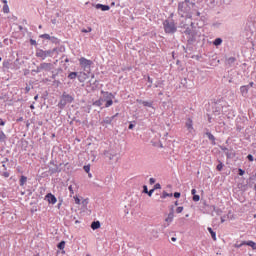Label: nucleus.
I'll return each mask as SVG.
<instances>
[{
    "instance_id": "1",
    "label": "nucleus",
    "mask_w": 256,
    "mask_h": 256,
    "mask_svg": "<svg viewBox=\"0 0 256 256\" xmlns=\"http://www.w3.org/2000/svg\"><path fill=\"white\" fill-rule=\"evenodd\" d=\"M163 29L166 34H175L177 32L176 23L168 19L163 21Z\"/></svg>"
},
{
    "instance_id": "2",
    "label": "nucleus",
    "mask_w": 256,
    "mask_h": 256,
    "mask_svg": "<svg viewBox=\"0 0 256 256\" xmlns=\"http://www.w3.org/2000/svg\"><path fill=\"white\" fill-rule=\"evenodd\" d=\"M74 101V98L70 95L63 94L58 104L59 108L63 109L67 104H71Z\"/></svg>"
},
{
    "instance_id": "3",
    "label": "nucleus",
    "mask_w": 256,
    "mask_h": 256,
    "mask_svg": "<svg viewBox=\"0 0 256 256\" xmlns=\"http://www.w3.org/2000/svg\"><path fill=\"white\" fill-rule=\"evenodd\" d=\"M102 94L105 95V101H106L105 107L109 108L110 106L113 105L112 99L114 98V95L112 93H108V92H104V91H102Z\"/></svg>"
},
{
    "instance_id": "4",
    "label": "nucleus",
    "mask_w": 256,
    "mask_h": 256,
    "mask_svg": "<svg viewBox=\"0 0 256 256\" xmlns=\"http://www.w3.org/2000/svg\"><path fill=\"white\" fill-rule=\"evenodd\" d=\"M50 55H51V50L45 51V50L40 49V50H38V51L36 52V56H37L38 58L43 59V60H44L45 58L49 57Z\"/></svg>"
},
{
    "instance_id": "5",
    "label": "nucleus",
    "mask_w": 256,
    "mask_h": 256,
    "mask_svg": "<svg viewBox=\"0 0 256 256\" xmlns=\"http://www.w3.org/2000/svg\"><path fill=\"white\" fill-rule=\"evenodd\" d=\"M174 220V210L171 208V211L168 213L167 217L165 218L166 227H169L170 224Z\"/></svg>"
},
{
    "instance_id": "6",
    "label": "nucleus",
    "mask_w": 256,
    "mask_h": 256,
    "mask_svg": "<svg viewBox=\"0 0 256 256\" xmlns=\"http://www.w3.org/2000/svg\"><path fill=\"white\" fill-rule=\"evenodd\" d=\"M80 62V66L84 69H86L87 67H91V65L93 64L92 60H87V58H81L79 60Z\"/></svg>"
},
{
    "instance_id": "7",
    "label": "nucleus",
    "mask_w": 256,
    "mask_h": 256,
    "mask_svg": "<svg viewBox=\"0 0 256 256\" xmlns=\"http://www.w3.org/2000/svg\"><path fill=\"white\" fill-rule=\"evenodd\" d=\"M45 199H46V200L48 201V203H50L51 205H55V203H57L56 197H55L53 194H51V193L47 194V195L45 196Z\"/></svg>"
},
{
    "instance_id": "8",
    "label": "nucleus",
    "mask_w": 256,
    "mask_h": 256,
    "mask_svg": "<svg viewBox=\"0 0 256 256\" xmlns=\"http://www.w3.org/2000/svg\"><path fill=\"white\" fill-rule=\"evenodd\" d=\"M40 69L43 71H50L52 69V64L43 62L42 64H40Z\"/></svg>"
},
{
    "instance_id": "9",
    "label": "nucleus",
    "mask_w": 256,
    "mask_h": 256,
    "mask_svg": "<svg viewBox=\"0 0 256 256\" xmlns=\"http://www.w3.org/2000/svg\"><path fill=\"white\" fill-rule=\"evenodd\" d=\"M243 244H245V246L252 248V250H256V242H254L252 240L243 241Z\"/></svg>"
},
{
    "instance_id": "10",
    "label": "nucleus",
    "mask_w": 256,
    "mask_h": 256,
    "mask_svg": "<svg viewBox=\"0 0 256 256\" xmlns=\"http://www.w3.org/2000/svg\"><path fill=\"white\" fill-rule=\"evenodd\" d=\"M104 155H105L107 158H109V160H113V159L117 156L116 153H114V152H112V151H108V150H106V151L104 152Z\"/></svg>"
},
{
    "instance_id": "11",
    "label": "nucleus",
    "mask_w": 256,
    "mask_h": 256,
    "mask_svg": "<svg viewBox=\"0 0 256 256\" xmlns=\"http://www.w3.org/2000/svg\"><path fill=\"white\" fill-rule=\"evenodd\" d=\"M96 9H101L103 12H106L110 10V6L99 3L96 5Z\"/></svg>"
},
{
    "instance_id": "12",
    "label": "nucleus",
    "mask_w": 256,
    "mask_h": 256,
    "mask_svg": "<svg viewBox=\"0 0 256 256\" xmlns=\"http://www.w3.org/2000/svg\"><path fill=\"white\" fill-rule=\"evenodd\" d=\"M186 128L189 130V132L193 131L194 130V127H193V121L192 119H188L186 124H185Z\"/></svg>"
},
{
    "instance_id": "13",
    "label": "nucleus",
    "mask_w": 256,
    "mask_h": 256,
    "mask_svg": "<svg viewBox=\"0 0 256 256\" xmlns=\"http://www.w3.org/2000/svg\"><path fill=\"white\" fill-rule=\"evenodd\" d=\"M207 231L210 233L211 238L213 239V241H217L216 232H214V230L211 227H208Z\"/></svg>"
},
{
    "instance_id": "14",
    "label": "nucleus",
    "mask_w": 256,
    "mask_h": 256,
    "mask_svg": "<svg viewBox=\"0 0 256 256\" xmlns=\"http://www.w3.org/2000/svg\"><path fill=\"white\" fill-rule=\"evenodd\" d=\"M100 227H101V224H100L99 221H94V222L91 224V228H92V230H94V231L100 229Z\"/></svg>"
},
{
    "instance_id": "15",
    "label": "nucleus",
    "mask_w": 256,
    "mask_h": 256,
    "mask_svg": "<svg viewBox=\"0 0 256 256\" xmlns=\"http://www.w3.org/2000/svg\"><path fill=\"white\" fill-rule=\"evenodd\" d=\"M240 92H241L242 95L248 94L249 93V87L248 86H242L240 88Z\"/></svg>"
},
{
    "instance_id": "16",
    "label": "nucleus",
    "mask_w": 256,
    "mask_h": 256,
    "mask_svg": "<svg viewBox=\"0 0 256 256\" xmlns=\"http://www.w3.org/2000/svg\"><path fill=\"white\" fill-rule=\"evenodd\" d=\"M166 197H173V194H169L166 191H163L162 194L160 195V199H166Z\"/></svg>"
},
{
    "instance_id": "17",
    "label": "nucleus",
    "mask_w": 256,
    "mask_h": 256,
    "mask_svg": "<svg viewBox=\"0 0 256 256\" xmlns=\"http://www.w3.org/2000/svg\"><path fill=\"white\" fill-rule=\"evenodd\" d=\"M222 43H223L222 38H216V39L214 40V42H213V44H214L215 46H219V45H221Z\"/></svg>"
},
{
    "instance_id": "18",
    "label": "nucleus",
    "mask_w": 256,
    "mask_h": 256,
    "mask_svg": "<svg viewBox=\"0 0 256 256\" xmlns=\"http://www.w3.org/2000/svg\"><path fill=\"white\" fill-rule=\"evenodd\" d=\"M77 75H78L77 72H70L68 75V78L73 80V79H76Z\"/></svg>"
},
{
    "instance_id": "19",
    "label": "nucleus",
    "mask_w": 256,
    "mask_h": 256,
    "mask_svg": "<svg viewBox=\"0 0 256 256\" xmlns=\"http://www.w3.org/2000/svg\"><path fill=\"white\" fill-rule=\"evenodd\" d=\"M140 103H142V105H144V107H152L153 103L151 102H147V101H138Z\"/></svg>"
},
{
    "instance_id": "20",
    "label": "nucleus",
    "mask_w": 256,
    "mask_h": 256,
    "mask_svg": "<svg viewBox=\"0 0 256 256\" xmlns=\"http://www.w3.org/2000/svg\"><path fill=\"white\" fill-rule=\"evenodd\" d=\"M243 246H246V244H244V241H242L240 244L239 243L234 244V248L236 249H241Z\"/></svg>"
},
{
    "instance_id": "21",
    "label": "nucleus",
    "mask_w": 256,
    "mask_h": 256,
    "mask_svg": "<svg viewBox=\"0 0 256 256\" xmlns=\"http://www.w3.org/2000/svg\"><path fill=\"white\" fill-rule=\"evenodd\" d=\"M7 139V135L3 133V131H0V141H5Z\"/></svg>"
},
{
    "instance_id": "22",
    "label": "nucleus",
    "mask_w": 256,
    "mask_h": 256,
    "mask_svg": "<svg viewBox=\"0 0 256 256\" xmlns=\"http://www.w3.org/2000/svg\"><path fill=\"white\" fill-rule=\"evenodd\" d=\"M26 181H27V177L21 176V178H20V186H23L26 183Z\"/></svg>"
},
{
    "instance_id": "23",
    "label": "nucleus",
    "mask_w": 256,
    "mask_h": 256,
    "mask_svg": "<svg viewBox=\"0 0 256 256\" xmlns=\"http://www.w3.org/2000/svg\"><path fill=\"white\" fill-rule=\"evenodd\" d=\"M3 13L4 14H9V5L8 4L3 6Z\"/></svg>"
},
{
    "instance_id": "24",
    "label": "nucleus",
    "mask_w": 256,
    "mask_h": 256,
    "mask_svg": "<svg viewBox=\"0 0 256 256\" xmlns=\"http://www.w3.org/2000/svg\"><path fill=\"white\" fill-rule=\"evenodd\" d=\"M40 38H42V39H46V40H50V39H51L50 35H49V34H47V33H45V34H41V35H40Z\"/></svg>"
},
{
    "instance_id": "25",
    "label": "nucleus",
    "mask_w": 256,
    "mask_h": 256,
    "mask_svg": "<svg viewBox=\"0 0 256 256\" xmlns=\"http://www.w3.org/2000/svg\"><path fill=\"white\" fill-rule=\"evenodd\" d=\"M58 249H60V250H64V248H65V241H61L59 244H58Z\"/></svg>"
},
{
    "instance_id": "26",
    "label": "nucleus",
    "mask_w": 256,
    "mask_h": 256,
    "mask_svg": "<svg viewBox=\"0 0 256 256\" xmlns=\"http://www.w3.org/2000/svg\"><path fill=\"white\" fill-rule=\"evenodd\" d=\"M184 211V207L183 206H179L176 208V213H183Z\"/></svg>"
},
{
    "instance_id": "27",
    "label": "nucleus",
    "mask_w": 256,
    "mask_h": 256,
    "mask_svg": "<svg viewBox=\"0 0 256 256\" xmlns=\"http://www.w3.org/2000/svg\"><path fill=\"white\" fill-rule=\"evenodd\" d=\"M223 167H224L223 163L220 162V163L217 165L216 169H217L218 171H222Z\"/></svg>"
},
{
    "instance_id": "28",
    "label": "nucleus",
    "mask_w": 256,
    "mask_h": 256,
    "mask_svg": "<svg viewBox=\"0 0 256 256\" xmlns=\"http://www.w3.org/2000/svg\"><path fill=\"white\" fill-rule=\"evenodd\" d=\"M173 197H174L175 199H179V198L181 197V193H180V192H175V193L173 194Z\"/></svg>"
},
{
    "instance_id": "29",
    "label": "nucleus",
    "mask_w": 256,
    "mask_h": 256,
    "mask_svg": "<svg viewBox=\"0 0 256 256\" xmlns=\"http://www.w3.org/2000/svg\"><path fill=\"white\" fill-rule=\"evenodd\" d=\"M74 199H75L76 205H80V203H81L80 198L78 196H74Z\"/></svg>"
},
{
    "instance_id": "30",
    "label": "nucleus",
    "mask_w": 256,
    "mask_h": 256,
    "mask_svg": "<svg viewBox=\"0 0 256 256\" xmlns=\"http://www.w3.org/2000/svg\"><path fill=\"white\" fill-rule=\"evenodd\" d=\"M192 199L193 201L198 202L200 201V196L195 194Z\"/></svg>"
},
{
    "instance_id": "31",
    "label": "nucleus",
    "mask_w": 256,
    "mask_h": 256,
    "mask_svg": "<svg viewBox=\"0 0 256 256\" xmlns=\"http://www.w3.org/2000/svg\"><path fill=\"white\" fill-rule=\"evenodd\" d=\"M82 32L83 33H90V32H92V28L88 27V29H82Z\"/></svg>"
},
{
    "instance_id": "32",
    "label": "nucleus",
    "mask_w": 256,
    "mask_h": 256,
    "mask_svg": "<svg viewBox=\"0 0 256 256\" xmlns=\"http://www.w3.org/2000/svg\"><path fill=\"white\" fill-rule=\"evenodd\" d=\"M93 105L100 107L102 105V101L98 100V101L94 102Z\"/></svg>"
},
{
    "instance_id": "33",
    "label": "nucleus",
    "mask_w": 256,
    "mask_h": 256,
    "mask_svg": "<svg viewBox=\"0 0 256 256\" xmlns=\"http://www.w3.org/2000/svg\"><path fill=\"white\" fill-rule=\"evenodd\" d=\"M68 189L70 191V197H72V195H74V190H73L72 185H70Z\"/></svg>"
},
{
    "instance_id": "34",
    "label": "nucleus",
    "mask_w": 256,
    "mask_h": 256,
    "mask_svg": "<svg viewBox=\"0 0 256 256\" xmlns=\"http://www.w3.org/2000/svg\"><path fill=\"white\" fill-rule=\"evenodd\" d=\"M154 191L155 189H151L150 191H148V193H146V195H148V197H152Z\"/></svg>"
},
{
    "instance_id": "35",
    "label": "nucleus",
    "mask_w": 256,
    "mask_h": 256,
    "mask_svg": "<svg viewBox=\"0 0 256 256\" xmlns=\"http://www.w3.org/2000/svg\"><path fill=\"white\" fill-rule=\"evenodd\" d=\"M209 140L215 141V136L212 135L211 133L208 134Z\"/></svg>"
},
{
    "instance_id": "36",
    "label": "nucleus",
    "mask_w": 256,
    "mask_h": 256,
    "mask_svg": "<svg viewBox=\"0 0 256 256\" xmlns=\"http://www.w3.org/2000/svg\"><path fill=\"white\" fill-rule=\"evenodd\" d=\"M247 158H248V160H249L250 162L254 161V156L251 155V154H249V155L247 156Z\"/></svg>"
},
{
    "instance_id": "37",
    "label": "nucleus",
    "mask_w": 256,
    "mask_h": 256,
    "mask_svg": "<svg viewBox=\"0 0 256 256\" xmlns=\"http://www.w3.org/2000/svg\"><path fill=\"white\" fill-rule=\"evenodd\" d=\"M154 191H155V189H161V185L159 184V183H156L155 185H154Z\"/></svg>"
},
{
    "instance_id": "38",
    "label": "nucleus",
    "mask_w": 256,
    "mask_h": 256,
    "mask_svg": "<svg viewBox=\"0 0 256 256\" xmlns=\"http://www.w3.org/2000/svg\"><path fill=\"white\" fill-rule=\"evenodd\" d=\"M84 170H85L87 173H89V171H90V165L84 166Z\"/></svg>"
},
{
    "instance_id": "39",
    "label": "nucleus",
    "mask_w": 256,
    "mask_h": 256,
    "mask_svg": "<svg viewBox=\"0 0 256 256\" xmlns=\"http://www.w3.org/2000/svg\"><path fill=\"white\" fill-rule=\"evenodd\" d=\"M238 171L240 176H243L245 174V171L243 169H239Z\"/></svg>"
},
{
    "instance_id": "40",
    "label": "nucleus",
    "mask_w": 256,
    "mask_h": 256,
    "mask_svg": "<svg viewBox=\"0 0 256 256\" xmlns=\"http://www.w3.org/2000/svg\"><path fill=\"white\" fill-rule=\"evenodd\" d=\"M30 44L33 45V46H35V45H36V40L30 39Z\"/></svg>"
},
{
    "instance_id": "41",
    "label": "nucleus",
    "mask_w": 256,
    "mask_h": 256,
    "mask_svg": "<svg viewBox=\"0 0 256 256\" xmlns=\"http://www.w3.org/2000/svg\"><path fill=\"white\" fill-rule=\"evenodd\" d=\"M183 5H184V2L179 3V4H178V9L181 10V8L183 7Z\"/></svg>"
},
{
    "instance_id": "42",
    "label": "nucleus",
    "mask_w": 256,
    "mask_h": 256,
    "mask_svg": "<svg viewBox=\"0 0 256 256\" xmlns=\"http://www.w3.org/2000/svg\"><path fill=\"white\" fill-rule=\"evenodd\" d=\"M196 193H197V190H196V189H192V190H191V195L194 196V195H196Z\"/></svg>"
},
{
    "instance_id": "43",
    "label": "nucleus",
    "mask_w": 256,
    "mask_h": 256,
    "mask_svg": "<svg viewBox=\"0 0 256 256\" xmlns=\"http://www.w3.org/2000/svg\"><path fill=\"white\" fill-rule=\"evenodd\" d=\"M143 188H144V193H148L149 192L148 187L146 185H144Z\"/></svg>"
},
{
    "instance_id": "44",
    "label": "nucleus",
    "mask_w": 256,
    "mask_h": 256,
    "mask_svg": "<svg viewBox=\"0 0 256 256\" xmlns=\"http://www.w3.org/2000/svg\"><path fill=\"white\" fill-rule=\"evenodd\" d=\"M156 180L154 178H150V184H154Z\"/></svg>"
},
{
    "instance_id": "45",
    "label": "nucleus",
    "mask_w": 256,
    "mask_h": 256,
    "mask_svg": "<svg viewBox=\"0 0 256 256\" xmlns=\"http://www.w3.org/2000/svg\"><path fill=\"white\" fill-rule=\"evenodd\" d=\"M0 126H5V121L0 119Z\"/></svg>"
},
{
    "instance_id": "46",
    "label": "nucleus",
    "mask_w": 256,
    "mask_h": 256,
    "mask_svg": "<svg viewBox=\"0 0 256 256\" xmlns=\"http://www.w3.org/2000/svg\"><path fill=\"white\" fill-rule=\"evenodd\" d=\"M171 241H172V242H176V241H177V238H176V237H171Z\"/></svg>"
},
{
    "instance_id": "47",
    "label": "nucleus",
    "mask_w": 256,
    "mask_h": 256,
    "mask_svg": "<svg viewBox=\"0 0 256 256\" xmlns=\"http://www.w3.org/2000/svg\"><path fill=\"white\" fill-rule=\"evenodd\" d=\"M134 128L133 124H130V126H128V129L132 130Z\"/></svg>"
},
{
    "instance_id": "48",
    "label": "nucleus",
    "mask_w": 256,
    "mask_h": 256,
    "mask_svg": "<svg viewBox=\"0 0 256 256\" xmlns=\"http://www.w3.org/2000/svg\"><path fill=\"white\" fill-rule=\"evenodd\" d=\"M148 82L153 83V80H151L150 76H148Z\"/></svg>"
},
{
    "instance_id": "49",
    "label": "nucleus",
    "mask_w": 256,
    "mask_h": 256,
    "mask_svg": "<svg viewBox=\"0 0 256 256\" xmlns=\"http://www.w3.org/2000/svg\"><path fill=\"white\" fill-rule=\"evenodd\" d=\"M23 121V118L20 117L19 119H17V122H22Z\"/></svg>"
},
{
    "instance_id": "50",
    "label": "nucleus",
    "mask_w": 256,
    "mask_h": 256,
    "mask_svg": "<svg viewBox=\"0 0 256 256\" xmlns=\"http://www.w3.org/2000/svg\"><path fill=\"white\" fill-rule=\"evenodd\" d=\"M249 86L254 87V82H250Z\"/></svg>"
},
{
    "instance_id": "51",
    "label": "nucleus",
    "mask_w": 256,
    "mask_h": 256,
    "mask_svg": "<svg viewBox=\"0 0 256 256\" xmlns=\"http://www.w3.org/2000/svg\"><path fill=\"white\" fill-rule=\"evenodd\" d=\"M4 5H7V0H2Z\"/></svg>"
},
{
    "instance_id": "52",
    "label": "nucleus",
    "mask_w": 256,
    "mask_h": 256,
    "mask_svg": "<svg viewBox=\"0 0 256 256\" xmlns=\"http://www.w3.org/2000/svg\"><path fill=\"white\" fill-rule=\"evenodd\" d=\"M174 205H175V206H178V205H179L178 201H175Z\"/></svg>"
},
{
    "instance_id": "53",
    "label": "nucleus",
    "mask_w": 256,
    "mask_h": 256,
    "mask_svg": "<svg viewBox=\"0 0 256 256\" xmlns=\"http://www.w3.org/2000/svg\"><path fill=\"white\" fill-rule=\"evenodd\" d=\"M111 6L114 7L115 6V2H112Z\"/></svg>"
},
{
    "instance_id": "54",
    "label": "nucleus",
    "mask_w": 256,
    "mask_h": 256,
    "mask_svg": "<svg viewBox=\"0 0 256 256\" xmlns=\"http://www.w3.org/2000/svg\"><path fill=\"white\" fill-rule=\"evenodd\" d=\"M4 176H5V177H9V174L5 173Z\"/></svg>"
},
{
    "instance_id": "55",
    "label": "nucleus",
    "mask_w": 256,
    "mask_h": 256,
    "mask_svg": "<svg viewBox=\"0 0 256 256\" xmlns=\"http://www.w3.org/2000/svg\"><path fill=\"white\" fill-rule=\"evenodd\" d=\"M30 108L33 110V109H34V106H33V105H31V106H30Z\"/></svg>"
},
{
    "instance_id": "56",
    "label": "nucleus",
    "mask_w": 256,
    "mask_h": 256,
    "mask_svg": "<svg viewBox=\"0 0 256 256\" xmlns=\"http://www.w3.org/2000/svg\"><path fill=\"white\" fill-rule=\"evenodd\" d=\"M34 99L37 100V99H38V96H35Z\"/></svg>"
},
{
    "instance_id": "57",
    "label": "nucleus",
    "mask_w": 256,
    "mask_h": 256,
    "mask_svg": "<svg viewBox=\"0 0 256 256\" xmlns=\"http://www.w3.org/2000/svg\"><path fill=\"white\" fill-rule=\"evenodd\" d=\"M78 79L81 81V76H78Z\"/></svg>"
},
{
    "instance_id": "58",
    "label": "nucleus",
    "mask_w": 256,
    "mask_h": 256,
    "mask_svg": "<svg viewBox=\"0 0 256 256\" xmlns=\"http://www.w3.org/2000/svg\"><path fill=\"white\" fill-rule=\"evenodd\" d=\"M254 189H255V191H256V184L254 185Z\"/></svg>"
},
{
    "instance_id": "59",
    "label": "nucleus",
    "mask_w": 256,
    "mask_h": 256,
    "mask_svg": "<svg viewBox=\"0 0 256 256\" xmlns=\"http://www.w3.org/2000/svg\"><path fill=\"white\" fill-rule=\"evenodd\" d=\"M42 28V26L41 25H39V29H41Z\"/></svg>"
},
{
    "instance_id": "60",
    "label": "nucleus",
    "mask_w": 256,
    "mask_h": 256,
    "mask_svg": "<svg viewBox=\"0 0 256 256\" xmlns=\"http://www.w3.org/2000/svg\"><path fill=\"white\" fill-rule=\"evenodd\" d=\"M26 91L28 92V91H29V88H26Z\"/></svg>"
},
{
    "instance_id": "61",
    "label": "nucleus",
    "mask_w": 256,
    "mask_h": 256,
    "mask_svg": "<svg viewBox=\"0 0 256 256\" xmlns=\"http://www.w3.org/2000/svg\"><path fill=\"white\" fill-rule=\"evenodd\" d=\"M83 75L86 76L85 72H83Z\"/></svg>"
},
{
    "instance_id": "62",
    "label": "nucleus",
    "mask_w": 256,
    "mask_h": 256,
    "mask_svg": "<svg viewBox=\"0 0 256 256\" xmlns=\"http://www.w3.org/2000/svg\"><path fill=\"white\" fill-rule=\"evenodd\" d=\"M2 60V58H0V61Z\"/></svg>"
},
{
    "instance_id": "63",
    "label": "nucleus",
    "mask_w": 256,
    "mask_h": 256,
    "mask_svg": "<svg viewBox=\"0 0 256 256\" xmlns=\"http://www.w3.org/2000/svg\"><path fill=\"white\" fill-rule=\"evenodd\" d=\"M89 256V255H88Z\"/></svg>"
}]
</instances>
